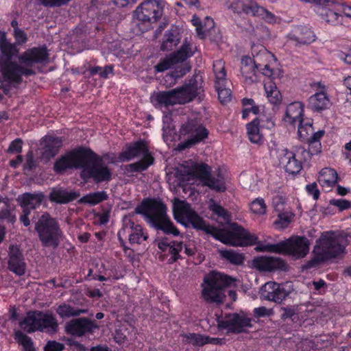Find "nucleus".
Here are the masks:
<instances>
[{
	"mask_svg": "<svg viewBox=\"0 0 351 351\" xmlns=\"http://www.w3.org/2000/svg\"><path fill=\"white\" fill-rule=\"evenodd\" d=\"M135 213L143 215L149 225L165 234L178 236L180 232L167 215L165 204L156 199H144L135 208Z\"/></svg>",
	"mask_w": 351,
	"mask_h": 351,
	"instance_id": "f257e3e1",
	"label": "nucleus"
},
{
	"mask_svg": "<svg viewBox=\"0 0 351 351\" xmlns=\"http://www.w3.org/2000/svg\"><path fill=\"white\" fill-rule=\"evenodd\" d=\"M348 245V236L344 232H325L316 241L313 250V261L316 263H322L335 258L345 253Z\"/></svg>",
	"mask_w": 351,
	"mask_h": 351,
	"instance_id": "f03ea898",
	"label": "nucleus"
},
{
	"mask_svg": "<svg viewBox=\"0 0 351 351\" xmlns=\"http://www.w3.org/2000/svg\"><path fill=\"white\" fill-rule=\"evenodd\" d=\"M80 176L85 182L93 180L95 183L99 184L110 182L112 178V172L104 163L101 156L86 147Z\"/></svg>",
	"mask_w": 351,
	"mask_h": 351,
	"instance_id": "7ed1b4c3",
	"label": "nucleus"
},
{
	"mask_svg": "<svg viewBox=\"0 0 351 351\" xmlns=\"http://www.w3.org/2000/svg\"><path fill=\"white\" fill-rule=\"evenodd\" d=\"M142 156V158L135 162L128 165L125 169L128 172L134 173L145 171L152 166L155 161L154 157L150 152L148 144L144 140L140 139L127 145L125 149L119 153L121 161H130L135 158Z\"/></svg>",
	"mask_w": 351,
	"mask_h": 351,
	"instance_id": "20e7f679",
	"label": "nucleus"
},
{
	"mask_svg": "<svg viewBox=\"0 0 351 351\" xmlns=\"http://www.w3.org/2000/svg\"><path fill=\"white\" fill-rule=\"evenodd\" d=\"M234 281L224 274L212 271L206 274L201 285L202 297L208 303L221 304L225 298V289Z\"/></svg>",
	"mask_w": 351,
	"mask_h": 351,
	"instance_id": "39448f33",
	"label": "nucleus"
},
{
	"mask_svg": "<svg viewBox=\"0 0 351 351\" xmlns=\"http://www.w3.org/2000/svg\"><path fill=\"white\" fill-rule=\"evenodd\" d=\"M19 326L27 333L39 331L53 334L58 329V321L53 314L42 311L28 312L27 316L19 322Z\"/></svg>",
	"mask_w": 351,
	"mask_h": 351,
	"instance_id": "423d86ee",
	"label": "nucleus"
},
{
	"mask_svg": "<svg viewBox=\"0 0 351 351\" xmlns=\"http://www.w3.org/2000/svg\"><path fill=\"white\" fill-rule=\"evenodd\" d=\"M41 244L45 247L56 249L61 241L63 232L56 219L45 213L35 225Z\"/></svg>",
	"mask_w": 351,
	"mask_h": 351,
	"instance_id": "0eeeda50",
	"label": "nucleus"
},
{
	"mask_svg": "<svg viewBox=\"0 0 351 351\" xmlns=\"http://www.w3.org/2000/svg\"><path fill=\"white\" fill-rule=\"evenodd\" d=\"M261 251L291 255L296 258L306 256L309 250V242L305 237L293 236L277 243H268L262 246Z\"/></svg>",
	"mask_w": 351,
	"mask_h": 351,
	"instance_id": "6e6552de",
	"label": "nucleus"
},
{
	"mask_svg": "<svg viewBox=\"0 0 351 351\" xmlns=\"http://www.w3.org/2000/svg\"><path fill=\"white\" fill-rule=\"evenodd\" d=\"M0 88L8 95L10 85L21 84L23 76H32L35 75L36 72L31 68H26L20 62L10 60L0 62Z\"/></svg>",
	"mask_w": 351,
	"mask_h": 351,
	"instance_id": "1a4fd4ad",
	"label": "nucleus"
},
{
	"mask_svg": "<svg viewBox=\"0 0 351 351\" xmlns=\"http://www.w3.org/2000/svg\"><path fill=\"white\" fill-rule=\"evenodd\" d=\"M231 228V230L216 228L213 238L232 246L253 245L258 242L256 235L250 233L241 226L234 223Z\"/></svg>",
	"mask_w": 351,
	"mask_h": 351,
	"instance_id": "9d476101",
	"label": "nucleus"
},
{
	"mask_svg": "<svg viewBox=\"0 0 351 351\" xmlns=\"http://www.w3.org/2000/svg\"><path fill=\"white\" fill-rule=\"evenodd\" d=\"M179 133L180 138H186L176 146V149L182 152L203 142L208 138L209 131L197 120L189 119L181 125Z\"/></svg>",
	"mask_w": 351,
	"mask_h": 351,
	"instance_id": "9b49d317",
	"label": "nucleus"
},
{
	"mask_svg": "<svg viewBox=\"0 0 351 351\" xmlns=\"http://www.w3.org/2000/svg\"><path fill=\"white\" fill-rule=\"evenodd\" d=\"M174 217L177 220H179V218L185 219L193 228L202 230L213 237L217 227L206 223L203 218L191 208L189 203L179 201L175 204Z\"/></svg>",
	"mask_w": 351,
	"mask_h": 351,
	"instance_id": "f8f14e48",
	"label": "nucleus"
},
{
	"mask_svg": "<svg viewBox=\"0 0 351 351\" xmlns=\"http://www.w3.org/2000/svg\"><path fill=\"white\" fill-rule=\"evenodd\" d=\"M117 236L119 240L123 243V237L128 236L131 245H143L149 239L147 229L126 216L123 219L122 228L119 230Z\"/></svg>",
	"mask_w": 351,
	"mask_h": 351,
	"instance_id": "ddd939ff",
	"label": "nucleus"
},
{
	"mask_svg": "<svg viewBox=\"0 0 351 351\" xmlns=\"http://www.w3.org/2000/svg\"><path fill=\"white\" fill-rule=\"evenodd\" d=\"M86 147L80 146L58 158L53 169L57 174H63L68 169H81Z\"/></svg>",
	"mask_w": 351,
	"mask_h": 351,
	"instance_id": "4468645a",
	"label": "nucleus"
},
{
	"mask_svg": "<svg viewBox=\"0 0 351 351\" xmlns=\"http://www.w3.org/2000/svg\"><path fill=\"white\" fill-rule=\"evenodd\" d=\"M252 319L241 311L239 313H229L219 322V328L226 329L228 332L241 334L247 332V328H252Z\"/></svg>",
	"mask_w": 351,
	"mask_h": 351,
	"instance_id": "2eb2a0df",
	"label": "nucleus"
},
{
	"mask_svg": "<svg viewBox=\"0 0 351 351\" xmlns=\"http://www.w3.org/2000/svg\"><path fill=\"white\" fill-rule=\"evenodd\" d=\"M163 14V5L158 0H145L135 10L134 17L143 23H155Z\"/></svg>",
	"mask_w": 351,
	"mask_h": 351,
	"instance_id": "dca6fc26",
	"label": "nucleus"
},
{
	"mask_svg": "<svg viewBox=\"0 0 351 351\" xmlns=\"http://www.w3.org/2000/svg\"><path fill=\"white\" fill-rule=\"evenodd\" d=\"M49 59V54L45 45L29 48L19 56V62L31 69L35 64L48 63Z\"/></svg>",
	"mask_w": 351,
	"mask_h": 351,
	"instance_id": "f3484780",
	"label": "nucleus"
},
{
	"mask_svg": "<svg viewBox=\"0 0 351 351\" xmlns=\"http://www.w3.org/2000/svg\"><path fill=\"white\" fill-rule=\"evenodd\" d=\"M325 132L323 130H318L316 134L312 136L311 141L308 143V149L304 147H298L294 152L300 164L304 167L310 165L311 158L317 155L322 151L321 138L324 136Z\"/></svg>",
	"mask_w": 351,
	"mask_h": 351,
	"instance_id": "a211bd4d",
	"label": "nucleus"
},
{
	"mask_svg": "<svg viewBox=\"0 0 351 351\" xmlns=\"http://www.w3.org/2000/svg\"><path fill=\"white\" fill-rule=\"evenodd\" d=\"M213 71L216 78L215 86L218 99L221 104H226L231 100L232 92L230 88H226V72L224 63L221 60L214 62Z\"/></svg>",
	"mask_w": 351,
	"mask_h": 351,
	"instance_id": "6ab92c4d",
	"label": "nucleus"
},
{
	"mask_svg": "<svg viewBox=\"0 0 351 351\" xmlns=\"http://www.w3.org/2000/svg\"><path fill=\"white\" fill-rule=\"evenodd\" d=\"M8 269L16 276H23L27 269L23 252L19 245H10L8 250Z\"/></svg>",
	"mask_w": 351,
	"mask_h": 351,
	"instance_id": "aec40b11",
	"label": "nucleus"
},
{
	"mask_svg": "<svg viewBox=\"0 0 351 351\" xmlns=\"http://www.w3.org/2000/svg\"><path fill=\"white\" fill-rule=\"evenodd\" d=\"M287 42L295 47L309 45L315 40L313 31L306 25H296L291 28L287 35Z\"/></svg>",
	"mask_w": 351,
	"mask_h": 351,
	"instance_id": "412c9836",
	"label": "nucleus"
},
{
	"mask_svg": "<svg viewBox=\"0 0 351 351\" xmlns=\"http://www.w3.org/2000/svg\"><path fill=\"white\" fill-rule=\"evenodd\" d=\"M252 265L260 271H286V262L279 257L259 256L252 261Z\"/></svg>",
	"mask_w": 351,
	"mask_h": 351,
	"instance_id": "4be33fe9",
	"label": "nucleus"
},
{
	"mask_svg": "<svg viewBox=\"0 0 351 351\" xmlns=\"http://www.w3.org/2000/svg\"><path fill=\"white\" fill-rule=\"evenodd\" d=\"M278 158L280 165L289 175L295 176L303 169L295 153L287 148L278 151Z\"/></svg>",
	"mask_w": 351,
	"mask_h": 351,
	"instance_id": "5701e85b",
	"label": "nucleus"
},
{
	"mask_svg": "<svg viewBox=\"0 0 351 351\" xmlns=\"http://www.w3.org/2000/svg\"><path fill=\"white\" fill-rule=\"evenodd\" d=\"M98 326L94 321L86 317L71 320L66 324L65 330L67 334L82 337L86 333H92Z\"/></svg>",
	"mask_w": 351,
	"mask_h": 351,
	"instance_id": "b1692460",
	"label": "nucleus"
},
{
	"mask_svg": "<svg viewBox=\"0 0 351 351\" xmlns=\"http://www.w3.org/2000/svg\"><path fill=\"white\" fill-rule=\"evenodd\" d=\"M178 104H185L192 101L198 95V84L195 79H191L189 83L173 88Z\"/></svg>",
	"mask_w": 351,
	"mask_h": 351,
	"instance_id": "393cba45",
	"label": "nucleus"
},
{
	"mask_svg": "<svg viewBox=\"0 0 351 351\" xmlns=\"http://www.w3.org/2000/svg\"><path fill=\"white\" fill-rule=\"evenodd\" d=\"M313 86L316 87L319 91L309 97V108L314 112H321L328 108L330 101L325 92V86L321 82L315 83Z\"/></svg>",
	"mask_w": 351,
	"mask_h": 351,
	"instance_id": "a878e982",
	"label": "nucleus"
},
{
	"mask_svg": "<svg viewBox=\"0 0 351 351\" xmlns=\"http://www.w3.org/2000/svg\"><path fill=\"white\" fill-rule=\"evenodd\" d=\"M262 295L266 300L280 304L288 296L289 292L278 283L268 282L264 286Z\"/></svg>",
	"mask_w": 351,
	"mask_h": 351,
	"instance_id": "bb28decb",
	"label": "nucleus"
},
{
	"mask_svg": "<svg viewBox=\"0 0 351 351\" xmlns=\"http://www.w3.org/2000/svg\"><path fill=\"white\" fill-rule=\"evenodd\" d=\"M80 195L77 191H68L64 187H53L49 194V199L56 204H66L75 200Z\"/></svg>",
	"mask_w": 351,
	"mask_h": 351,
	"instance_id": "cd10ccee",
	"label": "nucleus"
},
{
	"mask_svg": "<svg viewBox=\"0 0 351 351\" xmlns=\"http://www.w3.org/2000/svg\"><path fill=\"white\" fill-rule=\"evenodd\" d=\"M63 139L61 136H45L42 138L43 154L45 158H52L62 147Z\"/></svg>",
	"mask_w": 351,
	"mask_h": 351,
	"instance_id": "c85d7f7f",
	"label": "nucleus"
},
{
	"mask_svg": "<svg viewBox=\"0 0 351 351\" xmlns=\"http://www.w3.org/2000/svg\"><path fill=\"white\" fill-rule=\"evenodd\" d=\"M267 56L266 49L261 45L258 52L254 56V66L247 67H241V73L246 82H254L256 79V72L259 69L261 66V60L263 58Z\"/></svg>",
	"mask_w": 351,
	"mask_h": 351,
	"instance_id": "c756f323",
	"label": "nucleus"
},
{
	"mask_svg": "<svg viewBox=\"0 0 351 351\" xmlns=\"http://www.w3.org/2000/svg\"><path fill=\"white\" fill-rule=\"evenodd\" d=\"M19 52L16 44L10 43L6 32L0 30V62L12 60Z\"/></svg>",
	"mask_w": 351,
	"mask_h": 351,
	"instance_id": "7c9ffc66",
	"label": "nucleus"
},
{
	"mask_svg": "<svg viewBox=\"0 0 351 351\" xmlns=\"http://www.w3.org/2000/svg\"><path fill=\"white\" fill-rule=\"evenodd\" d=\"M304 115V105L300 101H294L289 104L286 109L284 121L290 125L301 123Z\"/></svg>",
	"mask_w": 351,
	"mask_h": 351,
	"instance_id": "2f4dec72",
	"label": "nucleus"
},
{
	"mask_svg": "<svg viewBox=\"0 0 351 351\" xmlns=\"http://www.w3.org/2000/svg\"><path fill=\"white\" fill-rule=\"evenodd\" d=\"M204 185L217 192H224L226 190L225 178L220 169L210 172Z\"/></svg>",
	"mask_w": 351,
	"mask_h": 351,
	"instance_id": "473e14b6",
	"label": "nucleus"
},
{
	"mask_svg": "<svg viewBox=\"0 0 351 351\" xmlns=\"http://www.w3.org/2000/svg\"><path fill=\"white\" fill-rule=\"evenodd\" d=\"M230 9L232 10L234 13L238 14H246L247 15L253 16L254 12H257L258 10H263L258 8V5L255 1H249L245 3L240 0H232L230 5Z\"/></svg>",
	"mask_w": 351,
	"mask_h": 351,
	"instance_id": "72a5a7b5",
	"label": "nucleus"
},
{
	"mask_svg": "<svg viewBox=\"0 0 351 351\" xmlns=\"http://www.w3.org/2000/svg\"><path fill=\"white\" fill-rule=\"evenodd\" d=\"M45 195L43 193H24L19 195L17 201L19 202L20 206H29L32 209H36L40 206Z\"/></svg>",
	"mask_w": 351,
	"mask_h": 351,
	"instance_id": "f704fd0d",
	"label": "nucleus"
},
{
	"mask_svg": "<svg viewBox=\"0 0 351 351\" xmlns=\"http://www.w3.org/2000/svg\"><path fill=\"white\" fill-rule=\"evenodd\" d=\"M338 174L337 171L332 168H324L319 172L317 181L319 184L325 188H332L337 182Z\"/></svg>",
	"mask_w": 351,
	"mask_h": 351,
	"instance_id": "c9c22d12",
	"label": "nucleus"
},
{
	"mask_svg": "<svg viewBox=\"0 0 351 351\" xmlns=\"http://www.w3.org/2000/svg\"><path fill=\"white\" fill-rule=\"evenodd\" d=\"M245 127L249 141L251 143L257 145L263 143L264 137L260 133V121L258 119H254L252 121L247 123Z\"/></svg>",
	"mask_w": 351,
	"mask_h": 351,
	"instance_id": "e433bc0d",
	"label": "nucleus"
},
{
	"mask_svg": "<svg viewBox=\"0 0 351 351\" xmlns=\"http://www.w3.org/2000/svg\"><path fill=\"white\" fill-rule=\"evenodd\" d=\"M180 41V36L176 30H167L164 34L160 49L162 51H171L179 44Z\"/></svg>",
	"mask_w": 351,
	"mask_h": 351,
	"instance_id": "4c0bfd02",
	"label": "nucleus"
},
{
	"mask_svg": "<svg viewBox=\"0 0 351 351\" xmlns=\"http://www.w3.org/2000/svg\"><path fill=\"white\" fill-rule=\"evenodd\" d=\"M184 244L182 241H171V247L168 248L167 253V263L172 265L180 259H182L180 252L182 250Z\"/></svg>",
	"mask_w": 351,
	"mask_h": 351,
	"instance_id": "58836bf2",
	"label": "nucleus"
},
{
	"mask_svg": "<svg viewBox=\"0 0 351 351\" xmlns=\"http://www.w3.org/2000/svg\"><path fill=\"white\" fill-rule=\"evenodd\" d=\"M210 172V167L206 163H195L189 170V175L199 179L203 184Z\"/></svg>",
	"mask_w": 351,
	"mask_h": 351,
	"instance_id": "ea45409f",
	"label": "nucleus"
},
{
	"mask_svg": "<svg viewBox=\"0 0 351 351\" xmlns=\"http://www.w3.org/2000/svg\"><path fill=\"white\" fill-rule=\"evenodd\" d=\"M156 101L161 106L169 107L178 104L175 93V90L171 89L167 91H159L156 95Z\"/></svg>",
	"mask_w": 351,
	"mask_h": 351,
	"instance_id": "a19ab883",
	"label": "nucleus"
},
{
	"mask_svg": "<svg viewBox=\"0 0 351 351\" xmlns=\"http://www.w3.org/2000/svg\"><path fill=\"white\" fill-rule=\"evenodd\" d=\"M172 54L178 63L183 62L194 55L191 43L186 38L180 48L177 51L172 53Z\"/></svg>",
	"mask_w": 351,
	"mask_h": 351,
	"instance_id": "79ce46f5",
	"label": "nucleus"
},
{
	"mask_svg": "<svg viewBox=\"0 0 351 351\" xmlns=\"http://www.w3.org/2000/svg\"><path fill=\"white\" fill-rule=\"evenodd\" d=\"M298 124V132L301 141H306L308 143H309L312 140V136L316 134V132H314L312 121H307L304 123V121L302 120L301 123Z\"/></svg>",
	"mask_w": 351,
	"mask_h": 351,
	"instance_id": "37998d69",
	"label": "nucleus"
},
{
	"mask_svg": "<svg viewBox=\"0 0 351 351\" xmlns=\"http://www.w3.org/2000/svg\"><path fill=\"white\" fill-rule=\"evenodd\" d=\"M108 195L104 191H97L90 193L84 195L80 198L79 202L81 204H88L92 206L97 205L106 199H108Z\"/></svg>",
	"mask_w": 351,
	"mask_h": 351,
	"instance_id": "c03bdc74",
	"label": "nucleus"
},
{
	"mask_svg": "<svg viewBox=\"0 0 351 351\" xmlns=\"http://www.w3.org/2000/svg\"><path fill=\"white\" fill-rule=\"evenodd\" d=\"M267 97L273 105H278L282 101V95L276 85L273 82H269L264 86Z\"/></svg>",
	"mask_w": 351,
	"mask_h": 351,
	"instance_id": "a18cd8bd",
	"label": "nucleus"
},
{
	"mask_svg": "<svg viewBox=\"0 0 351 351\" xmlns=\"http://www.w3.org/2000/svg\"><path fill=\"white\" fill-rule=\"evenodd\" d=\"M14 340L23 348V351H35L32 338L22 331L17 330L14 332Z\"/></svg>",
	"mask_w": 351,
	"mask_h": 351,
	"instance_id": "49530a36",
	"label": "nucleus"
},
{
	"mask_svg": "<svg viewBox=\"0 0 351 351\" xmlns=\"http://www.w3.org/2000/svg\"><path fill=\"white\" fill-rule=\"evenodd\" d=\"M243 106L242 110V119L245 120L248 118L250 113L258 114L260 113V107L255 104L253 99L245 97L241 100Z\"/></svg>",
	"mask_w": 351,
	"mask_h": 351,
	"instance_id": "de8ad7c7",
	"label": "nucleus"
},
{
	"mask_svg": "<svg viewBox=\"0 0 351 351\" xmlns=\"http://www.w3.org/2000/svg\"><path fill=\"white\" fill-rule=\"evenodd\" d=\"M85 312V310L75 308L65 303L60 304L56 309V313L61 318L79 316Z\"/></svg>",
	"mask_w": 351,
	"mask_h": 351,
	"instance_id": "09e8293b",
	"label": "nucleus"
},
{
	"mask_svg": "<svg viewBox=\"0 0 351 351\" xmlns=\"http://www.w3.org/2000/svg\"><path fill=\"white\" fill-rule=\"evenodd\" d=\"M3 204L4 207L0 209V220L14 224L16 221V215L14 213V208H11L8 198L5 199Z\"/></svg>",
	"mask_w": 351,
	"mask_h": 351,
	"instance_id": "8fccbe9b",
	"label": "nucleus"
},
{
	"mask_svg": "<svg viewBox=\"0 0 351 351\" xmlns=\"http://www.w3.org/2000/svg\"><path fill=\"white\" fill-rule=\"evenodd\" d=\"M186 341L188 343H191L194 346L201 347L207 343H211L210 338L208 336H205L197 333H189L184 336Z\"/></svg>",
	"mask_w": 351,
	"mask_h": 351,
	"instance_id": "3c124183",
	"label": "nucleus"
},
{
	"mask_svg": "<svg viewBox=\"0 0 351 351\" xmlns=\"http://www.w3.org/2000/svg\"><path fill=\"white\" fill-rule=\"evenodd\" d=\"M178 63V62L173 54L171 53L166 57L161 58L158 63L154 66V70L156 73H162L171 69Z\"/></svg>",
	"mask_w": 351,
	"mask_h": 351,
	"instance_id": "603ef678",
	"label": "nucleus"
},
{
	"mask_svg": "<svg viewBox=\"0 0 351 351\" xmlns=\"http://www.w3.org/2000/svg\"><path fill=\"white\" fill-rule=\"evenodd\" d=\"M322 17L327 23L332 25L341 23L342 16L332 10L322 8L321 12Z\"/></svg>",
	"mask_w": 351,
	"mask_h": 351,
	"instance_id": "864d4df0",
	"label": "nucleus"
},
{
	"mask_svg": "<svg viewBox=\"0 0 351 351\" xmlns=\"http://www.w3.org/2000/svg\"><path fill=\"white\" fill-rule=\"evenodd\" d=\"M221 255L222 258L234 265H241L244 262V256L234 250H223L221 252Z\"/></svg>",
	"mask_w": 351,
	"mask_h": 351,
	"instance_id": "5fc2aeb1",
	"label": "nucleus"
},
{
	"mask_svg": "<svg viewBox=\"0 0 351 351\" xmlns=\"http://www.w3.org/2000/svg\"><path fill=\"white\" fill-rule=\"evenodd\" d=\"M267 206L265 200L261 197L254 199L250 204V210L256 215H264L266 213Z\"/></svg>",
	"mask_w": 351,
	"mask_h": 351,
	"instance_id": "6e6d98bb",
	"label": "nucleus"
},
{
	"mask_svg": "<svg viewBox=\"0 0 351 351\" xmlns=\"http://www.w3.org/2000/svg\"><path fill=\"white\" fill-rule=\"evenodd\" d=\"M191 70V66L189 65H182L176 66L167 77H169L173 80V84L179 78L184 77Z\"/></svg>",
	"mask_w": 351,
	"mask_h": 351,
	"instance_id": "4d7b16f0",
	"label": "nucleus"
},
{
	"mask_svg": "<svg viewBox=\"0 0 351 351\" xmlns=\"http://www.w3.org/2000/svg\"><path fill=\"white\" fill-rule=\"evenodd\" d=\"M269 58V53L267 56L263 58L261 60V66H260L258 71L261 73L263 75L268 77L271 79H274L275 71L271 69L268 64L267 58Z\"/></svg>",
	"mask_w": 351,
	"mask_h": 351,
	"instance_id": "13d9d810",
	"label": "nucleus"
},
{
	"mask_svg": "<svg viewBox=\"0 0 351 351\" xmlns=\"http://www.w3.org/2000/svg\"><path fill=\"white\" fill-rule=\"evenodd\" d=\"M293 214L291 212H283L280 213L278 215V219L275 221V223L280 225L281 228H287L292 221Z\"/></svg>",
	"mask_w": 351,
	"mask_h": 351,
	"instance_id": "bf43d9fd",
	"label": "nucleus"
},
{
	"mask_svg": "<svg viewBox=\"0 0 351 351\" xmlns=\"http://www.w3.org/2000/svg\"><path fill=\"white\" fill-rule=\"evenodd\" d=\"M256 119H258L260 121V126L261 128L271 130L275 126L274 117L271 114L267 115L263 114Z\"/></svg>",
	"mask_w": 351,
	"mask_h": 351,
	"instance_id": "052dcab7",
	"label": "nucleus"
},
{
	"mask_svg": "<svg viewBox=\"0 0 351 351\" xmlns=\"http://www.w3.org/2000/svg\"><path fill=\"white\" fill-rule=\"evenodd\" d=\"M23 141L21 138H17L11 141L6 152L8 154H21L23 151Z\"/></svg>",
	"mask_w": 351,
	"mask_h": 351,
	"instance_id": "680f3d73",
	"label": "nucleus"
},
{
	"mask_svg": "<svg viewBox=\"0 0 351 351\" xmlns=\"http://www.w3.org/2000/svg\"><path fill=\"white\" fill-rule=\"evenodd\" d=\"M280 311V317L283 320L291 319L292 321H293L295 318L298 317V315L296 313V308L293 306L282 307L281 308Z\"/></svg>",
	"mask_w": 351,
	"mask_h": 351,
	"instance_id": "e2e57ef3",
	"label": "nucleus"
},
{
	"mask_svg": "<svg viewBox=\"0 0 351 351\" xmlns=\"http://www.w3.org/2000/svg\"><path fill=\"white\" fill-rule=\"evenodd\" d=\"M329 204L337 206L339 211L348 210L351 208V202L345 199H332Z\"/></svg>",
	"mask_w": 351,
	"mask_h": 351,
	"instance_id": "0e129e2a",
	"label": "nucleus"
},
{
	"mask_svg": "<svg viewBox=\"0 0 351 351\" xmlns=\"http://www.w3.org/2000/svg\"><path fill=\"white\" fill-rule=\"evenodd\" d=\"M171 242L168 243L166 239L160 240L158 242V247L161 251V254L158 256L160 261H165L167 259V252L168 248L171 247Z\"/></svg>",
	"mask_w": 351,
	"mask_h": 351,
	"instance_id": "69168bd1",
	"label": "nucleus"
},
{
	"mask_svg": "<svg viewBox=\"0 0 351 351\" xmlns=\"http://www.w3.org/2000/svg\"><path fill=\"white\" fill-rule=\"evenodd\" d=\"M209 209L218 217L226 219L228 216L227 210L220 204L213 203L209 206Z\"/></svg>",
	"mask_w": 351,
	"mask_h": 351,
	"instance_id": "338daca9",
	"label": "nucleus"
},
{
	"mask_svg": "<svg viewBox=\"0 0 351 351\" xmlns=\"http://www.w3.org/2000/svg\"><path fill=\"white\" fill-rule=\"evenodd\" d=\"M13 36L16 40L14 44H16V46L22 45L27 41V34L22 29H14Z\"/></svg>",
	"mask_w": 351,
	"mask_h": 351,
	"instance_id": "774afa93",
	"label": "nucleus"
}]
</instances>
